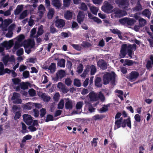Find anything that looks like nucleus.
Returning <instances> with one entry per match:
<instances>
[{
  "label": "nucleus",
  "mask_w": 153,
  "mask_h": 153,
  "mask_svg": "<svg viewBox=\"0 0 153 153\" xmlns=\"http://www.w3.org/2000/svg\"><path fill=\"white\" fill-rule=\"evenodd\" d=\"M29 83L25 82H22L20 84V87L21 89L23 90H26L28 88Z\"/></svg>",
  "instance_id": "obj_25"
},
{
  "label": "nucleus",
  "mask_w": 153,
  "mask_h": 153,
  "mask_svg": "<svg viewBox=\"0 0 153 153\" xmlns=\"http://www.w3.org/2000/svg\"><path fill=\"white\" fill-rule=\"evenodd\" d=\"M23 8V5H18L16 9L14 11V14L16 15H19L22 10Z\"/></svg>",
  "instance_id": "obj_15"
},
{
  "label": "nucleus",
  "mask_w": 153,
  "mask_h": 153,
  "mask_svg": "<svg viewBox=\"0 0 153 153\" xmlns=\"http://www.w3.org/2000/svg\"><path fill=\"white\" fill-rule=\"evenodd\" d=\"M28 129L31 132L35 131L37 130V128L35 127L34 126L32 125L29 126L28 127Z\"/></svg>",
  "instance_id": "obj_63"
},
{
  "label": "nucleus",
  "mask_w": 153,
  "mask_h": 153,
  "mask_svg": "<svg viewBox=\"0 0 153 153\" xmlns=\"http://www.w3.org/2000/svg\"><path fill=\"white\" fill-rule=\"evenodd\" d=\"M139 22L140 27L144 26L146 24V20L142 18H140L139 19Z\"/></svg>",
  "instance_id": "obj_32"
},
{
  "label": "nucleus",
  "mask_w": 153,
  "mask_h": 153,
  "mask_svg": "<svg viewBox=\"0 0 153 153\" xmlns=\"http://www.w3.org/2000/svg\"><path fill=\"white\" fill-rule=\"evenodd\" d=\"M20 95L19 93H13L11 98V100H13V103L15 104H21L22 100L20 98Z\"/></svg>",
  "instance_id": "obj_5"
},
{
  "label": "nucleus",
  "mask_w": 153,
  "mask_h": 153,
  "mask_svg": "<svg viewBox=\"0 0 153 153\" xmlns=\"http://www.w3.org/2000/svg\"><path fill=\"white\" fill-rule=\"evenodd\" d=\"M115 1L119 7L124 6V8L125 9L128 7L127 6L128 5V0H115Z\"/></svg>",
  "instance_id": "obj_6"
},
{
  "label": "nucleus",
  "mask_w": 153,
  "mask_h": 153,
  "mask_svg": "<svg viewBox=\"0 0 153 153\" xmlns=\"http://www.w3.org/2000/svg\"><path fill=\"white\" fill-rule=\"evenodd\" d=\"M71 46L74 49L80 51L81 50V47L78 45L72 44Z\"/></svg>",
  "instance_id": "obj_59"
},
{
  "label": "nucleus",
  "mask_w": 153,
  "mask_h": 153,
  "mask_svg": "<svg viewBox=\"0 0 153 153\" xmlns=\"http://www.w3.org/2000/svg\"><path fill=\"white\" fill-rule=\"evenodd\" d=\"M12 80L13 83L15 85L18 84L21 81L20 79L18 78L12 79Z\"/></svg>",
  "instance_id": "obj_57"
},
{
  "label": "nucleus",
  "mask_w": 153,
  "mask_h": 153,
  "mask_svg": "<svg viewBox=\"0 0 153 153\" xmlns=\"http://www.w3.org/2000/svg\"><path fill=\"white\" fill-rule=\"evenodd\" d=\"M126 126L131 128V121L130 118L129 117L127 119L124 120L122 123V126L123 128L125 127Z\"/></svg>",
  "instance_id": "obj_10"
},
{
  "label": "nucleus",
  "mask_w": 153,
  "mask_h": 153,
  "mask_svg": "<svg viewBox=\"0 0 153 153\" xmlns=\"http://www.w3.org/2000/svg\"><path fill=\"white\" fill-rule=\"evenodd\" d=\"M84 13L83 11H79L77 16V19L78 22L79 23H81V22H82L84 20Z\"/></svg>",
  "instance_id": "obj_11"
},
{
  "label": "nucleus",
  "mask_w": 153,
  "mask_h": 153,
  "mask_svg": "<svg viewBox=\"0 0 153 153\" xmlns=\"http://www.w3.org/2000/svg\"><path fill=\"white\" fill-rule=\"evenodd\" d=\"M24 53L23 49L22 48H20L16 52L17 55L18 56L22 55Z\"/></svg>",
  "instance_id": "obj_54"
},
{
  "label": "nucleus",
  "mask_w": 153,
  "mask_h": 153,
  "mask_svg": "<svg viewBox=\"0 0 153 153\" xmlns=\"http://www.w3.org/2000/svg\"><path fill=\"white\" fill-rule=\"evenodd\" d=\"M96 66L94 65H91V74L92 75H94L96 72Z\"/></svg>",
  "instance_id": "obj_39"
},
{
  "label": "nucleus",
  "mask_w": 153,
  "mask_h": 153,
  "mask_svg": "<svg viewBox=\"0 0 153 153\" xmlns=\"http://www.w3.org/2000/svg\"><path fill=\"white\" fill-rule=\"evenodd\" d=\"M54 10L52 8H50L49 10V11L48 13V16L49 19H51L53 16L54 13Z\"/></svg>",
  "instance_id": "obj_26"
},
{
  "label": "nucleus",
  "mask_w": 153,
  "mask_h": 153,
  "mask_svg": "<svg viewBox=\"0 0 153 153\" xmlns=\"http://www.w3.org/2000/svg\"><path fill=\"white\" fill-rule=\"evenodd\" d=\"M103 106V107L98 110L100 113H103L107 111L108 110V107L110 106V104H108L107 105H104Z\"/></svg>",
  "instance_id": "obj_23"
},
{
  "label": "nucleus",
  "mask_w": 153,
  "mask_h": 153,
  "mask_svg": "<svg viewBox=\"0 0 153 153\" xmlns=\"http://www.w3.org/2000/svg\"><path fill=\"white\" fill-rule=\"evenodd\" d=\"M49 70L52 73L55 72L56 69V64L54 63H51V65L49 66L48 68Z\"/></svg>",
  "instance_id": "obj_24"
},
{
  "label": "nucleus",
  "mask_w": 153,
  "mask_h": 153,
  "mask_svg": "<svg viewBox=\"0 0 153 153\" xmlns=\"http://www.w3.org/2000/svg\"><path fill=\"white\" fill-rule=\"evenodd\" d=\"M142 0H138L137 1L135 6L134 7V11L137 12L140 11L143 9L142 6L141 4V1Z\"/></svg>",
  "instance_id": "obj_12"
},
{
  "label": "nucleus",
  "mask_w": 153,
  "mask_h": 153,
  "mask_svg": "<svg viewBox=\"0 0 153 153\" xmlns=\"http://www.w3.org/2000/svg\"><path fill=\"white\" fill-rule=\"evenodd\" d=\"M61 89L62 92L64 94L67 93L69 91L68 89L65 85L63 86Z\"/></svg>",
  "instance_id": "obj_62"
},
{
  "label": "nucleus",
  "mask_w": 153,
  "mask_h": 153,
  "mask_svg": "<svg viewBox=\"0 0 153 153\" xmlns=\"http://www.w3.org/2000/svg\"><path fill=\"white\" fill-rule=\"evenodd\" d=\"M3 25L8 26L12 22V20L11 19H5L3 22Z\"/></svg>",
  "instance_id": "obj_46"
},
{
  "label": "nucleus",
  "mask_w": 153,
  "mask_h": 153,
  "mask_svg": "<svg viewBox=\"0 0 153 153\" xmlns=\"http://www.w3.org/2000/svg\"><path fill=\"white\" fill-rule=\"evenodd\" d=\"M116 74L114 72L111 73L107 72L103 76L102 80L103 84L105 85L108 84L110 82L111 85H115Z\"/></svg>",
  "instance_id": "obj_2"
},
{
  "label": "nucleus",
  "mask_w": 153,
  "mask_h": 153,
  "mask_svg": "<svg viewBox=\"0 0 153 153\" xmlns=\"http://www.w3.org/2000/svg\"><path fill=\"white\" fill-rule=\"evenodd\" d=\"M16 25L14 24H12L8 27V30L9 31L12 32L13 29L15 28Z\"/></svg>",
  "instance_id": "obj_61"
},
{
  "label": "nucleus",
  "mask_w": 153,
  "mask_h": 153,
  "mask_svg": "<svg viewBox=\"0 0 153 153\" xmlns=\"http://www.w3.org/2000/svg\"><path fill=\"white\" fill-rule=\"evenodd\" d=\"M102 79L100 77H97L94 81L95 85L98 87H101L102 86L101 83Z\"/></svg>",
  "instance_id": "obj_17"
},
{
  "label": "nucleus",
  "mask_w": 153,
  "mask_h": 153,
  "mask_svg": "<svg viewBox=\"0 0 153 153\" xmlns=\"http://www.w3.org/2000/svg\"><path fill=\"white\" fill-rule=\"evenodd\" d=\"M23 119L26 123L28 125H30L33 121L32 117L28 114H24L23 115Z\"/></svg>",
  "instance_id": "obj_9"
},
{
  "label": "nucleus",
  "mask_w": 153,
  "mask_h": 153,
  "mask_svg": "<svg viewBox=\"0 0 153 153\" xmlns=\"http://www.w3.org/2000/svg\"><path fill=\"white\" fill-rule=\"evenodd\" d=\"M89 97L91 101H95L98 100L97 95L93 92L90 93L89 94Z\"/></svg>",
  "instance_id": "obj_13"
},
{
  "label": "nucleus",
  "mask_w": 153,
  "mask_h": 153,
  "mask_svg": "<svg viewBox=\"0 0 153 153\" xmlns=\"http://www.w3.org/2000/svg\"><path fill=\"white\" fill-rule=\"evenodd\" d=\"M11 70L8 68L4 69V70L0 73V76L3 75L6 73L8 74H10Z\"/></svg>",
  "instance_id": "obj_38"
},
{
  "label": "nucleus",
  "mask_w": 153,
  "mask_h": 153,
  "mask_svg": "<svg viewBox=\"0 0 153 153\" xmlns=\"http://www.w3.org/2000/svg\"><path fill=\"white\" fill-rule=\"evenodd\" d=\"M126 77L129 81H133L134 79V71H131L129 75L127 76Z\"/></svg>",
  "instance_id": "obj_33"
},
{
  "label": "nucleus",
  "mask_w": 153,
  "mask_h": 153,
  "mask_svg": "<svg viewBox=\"0 0 153 153\" xmlns=\"http://www.w3.org/2000/svg\"><path fill=\"white\" fill-rule=\"evenodd\" d=\"M65 60L64 59H61L58 61V65L60 67H65Z\"/></svg>",
  "instance_id": "obj_27"
},
{
  "label": "nucleus",
  "mask_w": 153,
  "mask_h": 153,
  "mask_svg": "<svg viewBox=\"0 0 153 153\" xmlns=\"http://www.w3.org/2000/svg\"><path fill=\"white\" fill-rule=\"evenodd\" d=\"M65 21L61 19H57L55 22L56 27L58 28L62 29L65 25Z\"/></svg>",
  "instance_id": "obj_7"
},
{
  "label": "nucleus",
  "mask_w": 153,
  "mask_h": 153,
  "mask_svg": "<svg viewBox=\"0 0 153 153\" xmlns=\"http://www.w3.org/2000/svg\"><path fill=\"white\" fill-rule=\"evenodd\" d=\"M71 0H63V4L65 7H68L70 4Z\"/></svg>",
  "instance_id": "obj_55"
},
{
  "label": "nucleus",
  "mask_w": 153,
  "mask_h": 153,
  "mask_svg": "<svg viewBox=\"0 0 153 153\" xmlns=\"http://www.w3.org/2000/svg\"><path fill=\"white\" fill-rule=\"evenodd\" d=\"M43 26L42 25H41L38 28V30L37 31L36 36L38 37L42 35L43 32Z\"/></svg>",
  "instance_id": "obj_29"
},
{
  "label": "nucleus",
  "mask_w": 153,
  "mask_h": 153,
  "mask_svg": "<svg viewBox=\"0 0 153 153\" xmlns=\"http://www.w3.org/2000/svg\"><path fill=\"white\" fill-rule=\"evenodd\" d=\"M73 13L70 10H67L64 14L65 18L66 19H70L72 18Z\"/></svg>",
  "instance_id": "obj_19"
},
{
  "label": "nucleus",
  "mask_w": 153,
  "mask_h": 153,
  "mask_svg": "<svg viewBox=\"0 0 153 153\" xmlns=\"http://www.w3.org/2000/svg\"><path fill=\"white\" fill-rule=\"evenodd\" d=\"M53 116L51 114L47 115L46 118L45 119L46 122H48L49 121H53Z\"/></svg>",
  "instance_id": "obj_49"
},
{
  "label": "nucleus",
  "mask_w": 153,
  "mask_h": 153,
  "mask_svg": "<svg viewBox=\"0 0 153 153\" xmlns=\"http://www.w3.org/2000/svg\"><path fill=\"white\" fill-rule=\"evenodd\" d=\"M116 92L118 93L119 95H118V97L120 98L121 100H123V91L121 90H116Z\"/></svg>",
  "instance_id": "obj_47"
},
{
  "label": "nucleus",
  "mask_w": 153,
  "mask_h": 153,
  "mask_svg": "<svg viewBox=\"0 0 153 153\" xmlns=\"http://www.w3.org/2000/svg\"><path fill=\"white\" fill-rule=\"evenodd\" d=\"M50 31L52 33H54L56 32H57L58 30H56V29L53 26H50Z\"/></svg>",
  "instance_id": "obj_58"
},
{
  "label": "nucleus",
  "mask_w": 153,
  "mask_h": 153,
  "mask_svg": "<svg viewBox=\"0 0 153 153\" xmlns=\"http://www.w3.org/2000/svg\"><path fill=\"white\" fill-rule=\"evenodd\" d=\"M83 105V102H77L76 105V108L78 110L82 108Z\"/></svg>",
  "instance_id": "obj_51"
},
{
  "label": "nucleus",
  "mask_w": 153,
  "mask_h": 153,
  "mask_svg": "<svg viewBox=\"0 0 153 153\" xmlns=\"http://www.w3.org/2000/svg\"><path fill=\"white\" fill-rule=\"evenodd\" d=\"M31 43V42H29L27 45V46L25 47V52L28 54H29L31 52V51L30 48L28 47V46H30V44Z\"/></svg>",
  "instance_id": "obj_42"
},
{
  "label": "nucleus",
  "mask_w": 153,
  "mask_h": 153,
  "mask_svg": "<svg viewBox=\"0 0 153 153\" xmlns=\"http://www.w3.org/2000/svg\"><path fill=\"white\" fill-rule=\"evenodd\" d=\"M105 117V116L103 114H97L93 117V118L95 120H100Z\"/></svg>",
  "instance_id": "obj_20"
},
{
  "label": "nucleus",
  "mask_w": 153,
  "mask_h": 153,
  "mask_svg": "<svg viewBox=\"0 0 153 153\" xmlns=\"http://www.w3.org/2000/svg\"><path fill=\"white\" fill-rule=\"evenodd\" d=\"M133 63V62L131 60L128 59H126L125 60V62L123 64V65L125 66L126 65L128 66L132 65Z\"/></svg>",
  "instance_id": "obj_36"
},
{
  "label": "nucleus",
  "mask_w": 153,
  "mask_h": 153,
  "mask_svg": "<svg viewBox=\"0 0 153 153\" xmlns=\"http://www.w3.org/2000/svg\"><path fill=\"white\" fill-rule=\"evenodd\" d=\"M28 93L29 95L31 97L35 96L36 95V91L33 88L29 90Z\"/></svg>",
  "instance_id": "obj_40"
},
{
  "label": "nucleus",
  "mask_w": 153,
  "mask_h": 153,
  "mask_svg": "<svg viewBox=\"0 0 153 153\" xmlns=\"http://www.w3.org/2000/svg\"><path fill=\"white\" fill-rule=\"evenodd\" d=\"M119 22L123 25H131L134 24V19L125 17L120 19Z\"/></svg>",
  "instance_id": "obj_3"
},
{
  "label": "nucleus",
  "mask_w": 153,
  "mask_h": 153,
  "mask_svg": "<svg viewBox=\"0 0 153 153\" xmlns=\"http://www.w3.org/2000/svg\"><path fill=\"white\" fill-rule=\"evenodd\" d=\"M65 108L66 109H71L73 108V103L71 101L69 100L65 102Z\"/></svg>",
  "instance_id": "obj_21"
},
{
  "label": "nucleus",
  "mask_w": 153,
  "mask_h": 153,
  "mask_svg": "<svg viewBox=\"0 0 153 153\" xmlns=\"http://www.w3.org/2000/svg\"><path fill=\"white\" fill-rule=\"evenodd\" d=\"M97 66L102 70L106 69L107 68V63L102 59H99L97 62Z\"/></svg>",
  "instance_id": "obj_8"
},
{
  "label": "nucleus",
  "mask_w": 153,
  "mask_h": 153,
  "mask_svg": "<svg viewBox=\"0 0 153 153\" xmlns=\"http://www.w3.org/2000/svg\"><path fill=\"white\" fill-rule=\"evenodd\" d=\"M27 10L23 11L20 14L19 19H24L27 15Z\"/></svg>",
  "instance_id": "obj_31"
},
{
  "label": "nucleus",
  "mask_w": 153,
  "mask_h": 153,
  "mask_svg": "<svg viewBox=\"0 0 153 153\" xmlns=\"http://www.w3.org/2000/svg\"><path fill=\"white\" fill-rule=\"evenodd\" d=\"M52 4L54 6L59 9L61 6V3L60 0H52Z\"/></svg>",
  "instance_id": "obj_18"
},
{
  "label": "nucleus",
  "mask_w": 153,
  "mask_h": 153,
  "mask_svg": "<svg viewBox=\"0 0 153 153\" xmlns=\"http://www.w3.org/2000/svg\"><path fill=\"white\" fill-rule=\"evenodd\" d=\"M40 115L41 118L44 116L46 113V109L44 108L41 109L40 110Z\"/></svg>",
  "instance_id": "obj_45"
},
{
  "label": "nucleus",
  "mask_w": 153,
  "mask_h": 153,
  "mask_svg": "<svg viewBox=\"0 0 153 153\" xmlns=\"http://www.w3.org/2000/svg\"><path fill=\"white\" fill-rule=\"evenodd\" d=\"M142 14L143 15L149 18H150L151 13L149 10L147 9H145L142 12Z\"/></svg>",
  "instance_id": "obj_34"
},
{
  "label": "nucleus",
  "mask_w": 153,
  "mask_h": 153,
  "mask_svg": "<svg viewBox=\"0 0 153 153\" xmlns=\"http://www.w3.org/2000/svg\"><path fill=\"white\" fill-rule=\"evenodd\" d=\"M83 68V65L81 64H80L77 68V71L79 74L81 73L82 72Z\"/></svg>",
  "instance_id": "obj_52"
},
{
  "label": "nucleus",
  "mask_w": 153,
  "mask_h": 153,
  "mask_svg": "<svg viewBox=\"0 0 153 153\" xmlns=\"http://www.w3.org/2000/svg\"><path fill=\"white\" fill-rule=\"evenodd\" d=\"M41 97L44 101L46 102L49 101L51 99L50 96L46 95L44 93L41 95Z\"/></svg>",
  "instance_id": "obj_30"
},
{
  "label": "nucleus",
  "mask_w": 153,
  "mask_h": 153,
  "mask_svg": "<svg viewBox=\"0 0 153 153\" xmlns=\"http://www.w3.org/2000/svg\"><path fill=\"white\" fill-rule=\"evenodd\" d=\"M72 27L73 28H76L77 29L79 28V25L78 24L75 22H73L72 25Z\"/></svg>",
  "instance_id": "obj_64"
},
{
  "label": "nucleus",
  "mask_w": 153,
  "mask_h": 153,
  "mask_svg": "<svg viewBox=\"0 0 153 153\" xmlns=\"http://www.w3.org/2000/svg\"><path fill=\"white\" fill-rule=\"evenodd\" d=\"M122 123L120 122L119 120H116L115 123V126L114 128V130L119 128L122 125Z\"/></svg>",
  "instance_id": "obj_35"
},
{
  "label": "nucleus",
  "mask_w": 153,
  "mask_h": 153,
  "mask_svg": "<svg viewBox=\"0 0 153 153\" xmlns=\"http://www.w3.org/2000/svg\"><path fill=\"white\" fill-rule=\"evenodd\" d=\"M134 47V44L128 45L123 44L121 45L119 58L120 59L125 57L127 54L130 58L132 57V48Z\"/></svg>",
  "instance_id": "obj_1"
},
{
  "label": "nucleus",
  "mask_w": 153,
  "mask_h": 153,
  "mask_svg": "<svg viewBox=\"0 0 153 153\" xmlns=\"http://www.w3.org/2000/svg\"><path fill=\"white\" fill-rule=\"evenodd\" d=\"M113 8V6L108 1H105L102 6V10L106 13H109Z\"/></svg>",
  "instance_id": "obj_4"
},
{
  "label": "nucleus",
  "mask_w": 153,
  "mask_h": 153,
  "mask_svg": "<svg viewBox=\"0 0 153 153\" xmlns=\"http://www.w3.org/2000/svg\"><path fill=\"white\" fill-rule=\"evenodd\" d=\"M86 104L88 106V110L90 112L92 113L95 111V108H94L90 103L88 102Z\"/></svg>",
  "instance_id": "obj_28"
},
{
  "label": "nucleus",
  "mask_w": 153,
  "mask_h": 153,
  "mask_svg": "<svg viewBox=\"0 0 153 153\" xmlns=\"http://www.w3.org/2000/svg\"><path fill=\"white\" fill-rule=\"evenodd\" d=\"M23 76L24 78L26 79L29 77L30 76L29 72L28 71H26L23 73Z\"/></svg>",
  "instance_id": "obj_53"
},
{
  "label": "nucleus",
  "mask_w": 153,
  "mask_h": 153,
  "mask_svg": "<svg viewBox=\"0 0 153 153\" xmlns=\"http://www.w3.org/2000/svg\"><path fill=\"white\" fill-rule=\"evenodd\" d=\"M110 30L112 33L117 34L119 37L121 39H122L123 37L121 36L122 33L120 30L117 29H111Z\"/></svg>",
  "instance_id": "obj_16"
},
{
  "label": "nucleus",
  "mask_w": 153,
  "mask_h": 153,
  "mask_svg": "<svg viewBox=\"0 0 153 153\" xmlns=\"http://www.w3.org/2000/svg\"><path fill=\"white\" fill-rule=\"evenodd\" d=\"M150 59L151 61H148L146 63V67L148 69H150L152 68V65H153V55H150Z\"/></svg>",
  "instance_id": "obj_14"
},
{
  "label": "nucleus",
  "mask_w": 153,
  "mask_h": 153,
  "mask_svg": "<svg viewBox=\"0 0 153 153\" xmlns=\"http://www.w3.org/2000/svg\"><path fill=\"white\" fill-rule=\"evenodd\" d=\"M21 114L19 111H17L16 112L15 116L14 117V119L17 120L20 118L21 116Z\"/></svg>",
  "instance_id": "obj_56"
},
{
  "label": "nucleus",
  "mask_w": 153,
  "mask_h": 153,
  "mask_svg": "<svg viewBox=\"0 0 153 153\" xmlns=\"http://www.w3.org/2000/svg\"><path fill=\"white\" fill-rule=\"evenodd\" d=\"M80 9L84 11H86L88 9L87 6L86 4L83 2L81 4Z\"/></svg>",
  "instance_id": "obj_50"
},
{
  "label": "nucleus",
  "mask_w": 153,
  "mask_h": 153,
  "mask_svg": "<svg viewBox=\"0 0 153 153\" xmlns=\"http://www.w3.org/2000/svg\"><path fill=\"white\" fill-rule=\"evenodd\" d=\"M74 85L77 87H79L81 85V83L79 79H75L74 80Z\"/></svg>",
  "instance_id": "obj_37"
},
{
  "label": "nucleus",
  "mask_w": 153,
  "mask_h": 153,
  "mask_svg": "<svg viewBox=\"0 0 153 153\" xmlns=\"http://www.w3.org/2000/svg\"><path fill=\"white\" fill-rule=\"evenodd\" d=\"M64 102L63 100H61L58 105V108L59 109H62L64 106Z\"/></svg>",
  "instance_id": "obj_44"
},
{
  "label": "nucleus",
  "mask_w": 153,
  "mask_h": 153,
  "mask_svg": "<svg viewBox=\"0 0 153 153\" xmlns=\"http://www.w3.org/2000/svg\"><path fill=\"white\" fill-rule=\"evenodd\" d=\"M22 46V45L20 44L19 42H16L14 48L16 50Z\"/></svg>",
  "instance_id": "obj_60"
},
{
  "label": "nucleus",
  "mask_w": 153,
  "mask_h": 153,
  "mask_svg": "<svg viewBox=\"0 0 153 153\" xmlns=\"http://www.w3.org/2000/svg\"><path fill=\"white\" fill-rule=\"evenodd\" d=\"M65 74V71L63 70H60L56 74V76L57 79H61L63 77Z\"/></svg>",
  "instance_id": "obj_22"
},
{
  "label": "nucleus",
  "mask_w": 153,
  "mask_h": 153,
  "mask_svg": "<svg viewBox=\"0 0 153 153\" xmlns=\"http://www.w3.org/2000/svg\"><path fill=\"white\" fill-rule=\"evenodd\" d=\"M90 10L91 12L94 15H97L98 11L97 8L94 7H90Z\"/></svg>",
  "instance_id": "obj_43"
},
{
  "label": "nucleus",
  "mask_w": 153,
  "mask_h": 153,
  "mask_svg": "<svg viewBox=\"0 0 153 153\" xmlns=\"http://www.w3.org/2000/svg\"><path fill=\"white\" fill-rule=\"evenodd\" d=\"M9 55L8 54L6 55L3 58L2 60L5 65H7L9 62Z\"/></svg>",
  "instance_id": "obj_41"
},
{
  "label": "nucleus",
  "mask_w": 153,
  "mask_h": 153,
  "mask_svg": "<svg viewBox=\"0 0 153 153\" xmlns=\"http://www.w3.org/2000/svg\"><path fill=\"white\" fill-rule=\"evenodd\" d=\"M24 108L26 110H29L32 108V104L30 103H27L24 105Z\"/></svg>",
  "instance_id": "obj_48"
}]
</instances>
